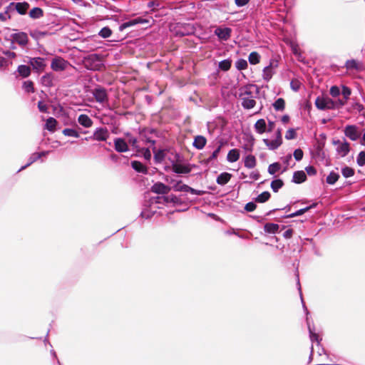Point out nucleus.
<instances>
[{
    "label": "nucleus",
    "instance_id": "obj_1",
    "mask_svg": "<svg viewBox=\"0 0 365 365\" xmlns=\"http://www.w3.org/2000/svg\"><path fill=\"white\" fill-rule=\"evenodd\" d=\"M156 135V130L153 128H145L139 131V141L143 143H150L154 145L155 140H153V137Z\"/></svg>",
    "mask_w": 365,
    "mask_h": 365
},
{
    "label": "nucleus",
    "instance_id": "obj_2",
    "mask_svg": "<svg viewBox=\"0 0 365 365\" xmlns=\"http://www.w3.org/2000/svg\"><path fill=\"white\" fill-rule=\"evenodd\" d=\"M173 189L176 192H190L192 195H202L205 193L203 190H195L187 185L182 184V181L176 182L173 186Z\"/></svg>",
    "mask_w": 365,
    "mask_h": 365
},
{
    "label": "nucleus",
    "instance_id": "obj_3",
    "mask_svg": "<svg viewBox=\"0 0 365 365\" xmlns=\"http://www.w3.org/2000/svg\"><path fill=\"white\" fill-rule=\"evenodd\" d=\"M307 323L308 326L309 333V338L312 343L316 342V346L318 348V354L321 356L322 353H324V349L323 347L321 346L320 341L322 340L321 338H319V336L315 333L314 327H312L309 322V319L307 317Z\"/></svg>",
    "mask_w": 365,
    "mask_h": 365
},
{
    "label": "nucleus",
    "instance_id": "obj_4",
    "mask_svg": "<svg viewBox=\"0 0 365 365\" xmlns=\"http://www.w3.org/2000/svg\"><path fill=\"white\" fill-rule=\"evenodd\" d=\"M315 106L319 110H334V100L330 98L317 97L315 100Z\"/></svg>",
    "mask_w": 365,
    "mask_h": 365
},
{
    "label": "nucleus",
    "instance_id": "obj_5",
    "mask_svg": "<svg viewBox=\"0 0 365 365\" xmlns=\"http://www.w3.org/2000/svg\"><path fill=\"white\" fill-rule=\"evenodd\" d=\"M92 94L96 101L99 103H105L108 101V96L106 88L98 86L92 91Z\"/></svg>",
    "mask_w": 365,
    "mask_h": 365
},
{
    "label": "nucleus",
    "instance_id": "obj_6",
    "mask_svg": "<svg viewBox=\"0 0 365 365\" xmlns=\"http://www.w3.org/2000/svg\"><path fill=\"white\" fill-rule=\"evenodd\" d=\"M345 136L351 140L356 141L361 136L359 128L356 125H347L344 129Z\"/></svg>",
    "mask_w": 365,
    "mask_h": 365
},
{
    "label": "nucleus",
    "instance_id": "obj_7",
    "mask_svg": "<svg viewBox=\"0 0 365 365\" xmlns=\"http://www.w3.org/2000/svg\"><path fill=\"white\" fill-rule=\"evenodd\" d=\"M69 66V62L61 57L53 58L51 63L52 70L57 72L65 71Z\"/></svg>",
    "mask_w": 365,
    "mask_h": 365
},
{
    "label": "nucleus",
    "instance_id": "obj_8",
    "mask_svg": "<svg viewBox=\"0 0 365 365\" xmlns=\"http://www.w3.org/2000/svg\"><path fill=\"white\" fill-rule=\"evenodd\" d=\"M109 137V132L107 128H97L93 136H91L89 138L98 141H106Z\"/></svg>",
    "mask_w": 365,
    "mask_h": 365
},
{
    "label": "nucleus",
    "instance_id": "obj_9",
    "mask_svg": "<svg viewBox=\"0 0 365 365\" xmlns=\"http://www.w3.org/2000/svg\"><path fill=\"white\" fill-rule=\"evenodd\" d=\"M232 31V29L230 27L218 26L215 29L214 34L220 41H226L231 37Z\"/></svg>",
    "mask_w": 365,
    "mask_h": 365
},
{
    "label": "nucleus",
    "instance_id": "obj_10",
    "mask_svg": "<svg viewBox=\"0 0 365 365\" xmlns=\"http://www.w3.org/2000/svg\"><path fill=\"white\" fill-rule=\"evenodd\" d=\"M333 144L337 145L336 152L341 157H345L350 151V145L346 140L343 143L339 140H334Z\"/></svg>",
    "mask_w": 365,
    "mask_h": 365
},
{
    "label": "nucleus",
    "instance_id": "obj_11",
    "mask_svg": "<svg viewBox=\"0 0 365 365\" xmlns=\"http://www.w3.org/2000/svg\"><path fill=\"white\" fill-rule=\"evenodd\" d=\"M11 38L13 42H16L21 46H26L29 41L28 35L23 31L12 34Z\"/></svg>",
    "mask_w": 365,
    "mask_h": 365
},
{
    "label": "nucleus",
    "instance_id": "obj_12",
    "mask_svg": "<svg viewBox=\"0 0 365 365\" xmlns=\"http://www.w3.org/2000/svg\"><path fill=\"white\" fill-rule=\"evenodd\" d=\"M244 144L242 148L246 152H252L254 145H255V138L251 134H245L243 137Z\"/></svg>",
    "mask_w": 365,
    "mask_h": 365
},
{
    "label": "nucleus",
    "instance_id": "obj_13",
    "mask_svg": "<svg viewBox=\"0 0 365 365\" xmlns=\"http://www.w3.org/2000/svg\"><path fill=\"white\" fill-rule=\"evenodd\" d=\"M145 23H148V21L145 19L140 18V17L135 18L134 19L128 21L124 22L122 24H120L119 26V31H123V30H125V29H127L128 27L133 26L138 24H145Z\"/></svg>",
    "mask_w": 365,
    "mask_h": 365
},
{
    "label": "nucleus",
    "instance_id": "obj_14",
    "mask_svg": "<svg viewBox=\"0 0 365 365\" xmlns=\"http://www.w3.org/2000/svg\"><path fill=\"white\" fill-rule=\"evenodd\" d=\"M29 63L36 71L43 70L46 66L45 59L41 57L31 58Z\"/></svg>",
    "mask_w": 365,
    "mask_h": 365
},
{
    "label": "nucleus",
    "instance_id": "obj_15",
    "mask_svg": "<svg viewBox=\"0 0 365 365\" xmlns=\"http://www.w3.org/2000/svg\"><path fill=\"white\" fill-rule=\"evenodd\" d=\"M114 147L115 150L118 153H125L129 150L126 141L121 138L114 139Z\"/></svg>",
    "mask_w": 365,
    "mask_h": 365
},
{
    "label": "nucleus",
    "instance_id": "obj_16",
    "mask_svg": "<svg viewBox=\"0 0 365 365\" xmlns=\"http://www.w3.org/2000/svg\"><path fill=\"white\" fill-rule=\"evenodd\" d=\"M252 88H255L256 89V94L259 93V89L256 85H247L245 86L240 89V98L242 97H250V98H254L253 93L251 91Z\"/></svg>",
    "mask_w": 365,
    "mask_h": 365
},
{
    "label": "nucleus",
    "instance_id": "obj_17",
    "mask_svg": "<svg viewBox=\"0 0 365 365\" xmlns=\"http://www.w3.org/2000/svg\"><path fill=\"white\" fill-rule=\"evenodd\" d=\"M170 187L163 182H156L151 187V191L157 194H168Z\"/></svg>",
    "mask_w": 365,
    "mask_h": 365
},
{
    "label": "nucleus",
    "instance_id": "obj_18",
    "mask_svg": "<svg viewBox=\"0 0 365 365\" xmlns=\"http://www.w3.org/2000/svg\"><path fill=\"white\" fill-rule=\"evenodd\" d=\"M172 170L177 174H187L191 172L189 165L174 163L172 165Z\"/></svg>",
    "mask_w": 365,
    "mask_h": 365
},
{
    "label": "nucleus",
    "instance_id": "obj_19",
    "mask_svg": "<svg viewBox=\"0 0 365 365\" xmlns=\"http://www.w3.org/2000/svg\"><path fill=\"white\" fill-rule=\"evenodd\" d=\"M47 154V152H41V153H34L31 154V155L29 158V163L26 164L25 165L22 166L18 172H20L27 167H29L30 165H31L33 163L36 162L37 160L40 159L42 156H45Z\"/></svg>",
    "mask_w": 365,
    "mask_h": 365
},
{
    "label": "nucleus",
    "instance_id": "obj_20",
    "mask_svg": "<svg viewBox=\"0 0 365 365\" xmlns=\"http://www.w3.org/2000/svg\"><path fill=\"white\" fill-rule=\"evenodd\" d=\"M29 4L26 1L15 2L14 9L20 15H25L29 9Z\"/></svg>",
    "mask_w": 365,
    "mask_h": 365
},
{
    "label": "nucleus",
    "instance_id": "obj_21",
    "mask_svg": "<svg viewBox=\"0 0 365 365\" xmlns=\"http://www.w3.org/2000/svg\"><path fill=\"white\" fill-rule=\"evenodd\" d=\"M240 99L242 101L241 105L244 109L250 110L256 106V101L254 98L242 97Z\"/></svg>",
    "mask_w": 365,
    "mask_h": 365
},
{
    "label": "nucleus",
    "instance_id": "obj_22",
    "mask_svg": "<svg viewBox=\"0 0 365 365\" xmlns=\"http://www.w3.org/2000/svg\"><path fill=\"white\" fill-rule=\"evenodd\" d=\"M307 175L303 170L295 171L293 174L292 182L296 184H300L307 180Z\"/></svg>",
    "mask_w": 365,
    "mask_h": 365
},
{
    "label": "nucleus",
    "instance_id": "obj_23",
    "mask_svg": "<svg viewBox=\"0 0 365 365\" xmlns=\"http://www.w3.org/2000/svg\"><path fill=\"white\" fill-rule=\"evenodd\" d=\"M131 167L137 173H142V174L148 173V168L140 161H138V160L131 161Z\"/></svg>",
    "mask_w": 365,
    "mask_h": 365
},
{
    "label": "nucleus",
    "instance_id": "obj_24",
    "mask_svg": "<svg viewBox=\"0 0 365 365\" xmlns=\"http://www.w3.org/2000/svg\"><path fill=\"white\" fill-rule=\"evenodd\" d=\"M207 139L202 135H197L194 138L192 145L197 150H202L206 145Z\"/></svg>",
    "mask_w": 365,
    "mask_h": 365
},
{
    "label": "nucleus",
    "instance_id": "obj_25",
    "mask_svg": "<svg viewBox=\"0 0 365 365\" xmlns=\"http://www.w3.org/2000/svg\"><path fill=\"white\" fill-rule=\"evenodd\" d=\"M78 122L80 125L86 128L91 127L93 125V120L86 114L80 115L78 118Z\"/></svg>",
    "mask_w": 365,
    "mask_h": 365
},
{
    "label": "nucleus",
    "instance_id": "obj_26",
    "mask_svg": "<svg viewBox=\"0 0 365 365\" xmlns=\"http://www.w3.org/2000/svg\"><path fill=\"white\" fill-rule=\"evenodd\" d=\"M254 128L256 133L262 134L267 131V123L263 118L259 119L254 125Z\"/></svg>",
    "mask_w": 365,
    "mask_h": 365
},
{
    "label": "nucleus",
    "instance_id": "obj_27",
    "mask_svg": "<svg viewBox=\"0 0 365 365\" xmlns=\"http://www.w3.org/2000/svg\"><path fill=\"white\" fill-rule=\"evenodd\" d=\"M244 165L247 168H254L257 165L256 158L253 155H246L244 158Z\"/></svg>",
    "mask_w": 365,
    "mask_h": 365
},
{
    "label": "nucleus",
    "instance_id": "obj_28",
    "mask_svg": "<svg viewBox=\"0 0 365 365\" xmlns=\"http://www.w3.org/2000/svg\"><path fill=\"white\" fill-rule=\"evenodd\" d=\"M154 153V160L156 163H162L165 158V150H156L155 147L153 148Z\"/></svg>",
    "mask_w": 365,
    "mask_h": 365
},
{
    "label": "nucleus",
    "instance_id": "obj_29",
    "mask_svg": "<svg viewBox=\"0 0 365 365\" xmlns=\"http://www.w3.org/2000/svg\"><path fill=\"white\" fill-rule=\"evenodd\" d=\"M240 156V150L237 148H234L229 151L227 160L230 163H235L239 160Z\"/></svg>",
    "mask_w": 365,
    "mask_h": 365
},
{
    "label": "nucleus",
    "instance_id": "obj_30",
    "mask_svg": "<svg viewBox=\"0 0 365 365\" xmlns=\"http://www.w3.org/2000/svg\"><path fill=\"white\" fill-rule=\"evenodd\" d=\"M274 74V71L272 69V64L270 63V64L266 67L264 68L263 72H262V77L263 79L268 82L272 78V76Z\"/></svg>",
    "mask_w": 365,
    "mask_h": 365
},
{
    "label": "nucleus",
    "instance_id": "obj_31",
    "mask_svg": "<svg viewBox=\"0 0 365 365\" xmlns=\"http://www.w3.org/2000/svg\"><path fill=\"white\" fill-rule=\"evenodd\" d=\"M263 142L268 147V148L272 150L277 149L282 143L280 141L277 140V139L270 140L269 139L265 138L263 139Z\"/></svg>",
    "mask_w": 365,
    "mask_h": 365
},
{
    "label": "nucleus",
    "instance_id": "obj_32",
    "mask_svg": "<svg viewBox=\"0 0 365 365\" xmlns=\"http://www.w3.org/2000/svg\"><path fill=\"white\" fill-rule=\"evenodd\" d=\"M231 176L228 173H222L217 176L216 182L218 185H224L230 181Z\"/></svg>",
    "mask_w": 365,
    "mask_h": 365
},
{
    "label": "nucleus",
    "instance_id": "obj_33",
    "mask_svg": "<svg viewBox=\"0 0 365 365\" xmlns=\"http://www.w3.org/2000/svg\"><path fill=\"white\" fill-rule=\"evenodd\" d=\"M347 70L359 71L361 68V64L354 59L347 60L345 63Z\"/></svg>",
    "mask_w": 365,
    "mask_h": 365
},
{
    "label": "nucleus",
    "instance_id": "obj_34",
    "mask_svg": "<svg viewBox=\"0 0 365 365\" xmlns=\"http://www.w3.org/2000/svg\"><path fill=\"white\" fill-rule=\"evenodd\" d=\"M29 15L33 19H38L43 16V11L39 7H34L29 11Z\"/></svg>",
    "mask_w": 365,
    "mask_h": 365
},
{
    "label": "nucleus",
    "instance_id": "obj_35",
    "mask_svg": "<svg viewBox=\"0 0 365 365\" xmlns=\"http://www.w3.org/2000/svg\"><path fill=\"white\" fill-rule=\"evenodd\" d=\"M279 227V225L269 222L264 225V230L267 233L274 234L278 231Z\"/></svg>",
    "mask_w": 365,
    "mask_h": 365
},
{
    "label": "nucleus",
    "instance_id": "obj_36",
    "mask_svg": "<svg viewBox=\"0 0 365 365\" xmlns=\"http://www.w3.org/2000/svg\"><path fill=\"white\" fill-rule=\"evenodd\" d=\"M17 71L19 75L24 78L28 77L31 73V69L29 66L26 65H20L18 66Z\"/></svg>",
    "mask_w": 365,
    "mask_h": 365
},
{
    "label": "nucleus",
    "instance_id": "obj_37",
    "mask_svg": "<svg viewBox=\"0 0 365 365\" xmlns=\"http://www.w3.org/2000/svg\"><path fill=\"white\" fill-rule=\"evenodd\" d=\"M260 58V55L256 51L251 52L248 56V61L252 65H256L259 63Z\"/></svg>",
    "mask_w": 365,
    "mask_h": 365
},
{
    "label": "nucleus",
    "instance_id": "obj_38",
    "mask_svg": "<svg viewBox=\"0 0 365 365\" xmlns=\"http://www.w3.org/2000/svg\"><path fill=\"white\" fill-rule=\"evenodd\" d=\"M232 66V61L230 58L222 60L219 62L218 68L221 71H227Z\"/></svg>",
    "mask_w": 365,
    "mask_h": 365
},
{
    "label": "nucleus",
    "instance_id": "obj_39",
    "mask_svg": "<svg viewBox=\"0 0 365 365\" xmlns=\"http://www.w3.org/2000/svg\"><path fill=\"white\" fill-rule=\"evenodd\" d=\"M56 124V120L53 117H50L46 120L45 128L51 132H53Z\"/></svg>",
    "mask_w": 365,
    "mask_h": 365
},
{
    "label": "nucleus",
    "instance_id": "obj_40",
    "mask_svg": "<svg viewBox=\"0 0 365 365\" xmlns=\"http://www.w3.org/2000/svg\"><path fill=\"white\" fill-rule=\"evenodd\" d=\"M339 175L337 173L331 171L327 177L326 182L329 185H334L339 178Z\"/></svg>",
    "mask_w": 365,
    "mask_h": 365
},
{
    "label": "nucleus",
    "instance_id": "obj_41",
    "mask_svg": "<svg viewBox=\"0 0 365 365\" xmlns=\"http://www.w3.org/2000/svg\"><path fill=\"white\" fill-rule=\"evenodd\" d=\"M270 196L271 195L268 191H264L255 197V201L259 203H264L270 198Z\"/></svg>",
    "mask_w": 365,
    "mask_h": 365
},
{
    "label": "nucleus",
    "instance_id": "obj_42",
    "mask_svg": "<svg viewBox=\"0 0 365 365\" xmlns=\"http://www.w3.org/2000/svg\"><path fill=\"white\" fill-rule=\"evenodd\" d=\"M274 108L277 111H282L285 108V101L282 98H277L273 103Z\"/></svg>",
    "mask_w": 365,
    "mask_h": 365
},
{
    "label": "nucleus",
    "instance_id": "obj_43",
    "mask_svg": "<svg viewBox=\"0 0 365 365\" xmlns=\"http://www.w3.org/2000/svg\"><path fill=\"white\" fill-rule=\"evenodd\" d=\"M284 185V182L281 179L274 180L271 182V188L274 192H277L278 190L282 188Z\"/></svg>",
    "mask_w": 365,
    "mask_h": 365
},
{
    "label": "nucleus",
    "instance_id": "obj_44",
    "mask_svg": "<svg viewBox=\"0 0 365 365\" xmlns=\"http://www.w3.org/2000/svg\"><path fill=\"white\" fill-rule=\"evenodd\" d=\"M41 83L46 87H51L53 86V76L50 73L44 75L41 78Z\"/></svg>",
    "mask_w": 365,
    "mask_h": 365
},
{
    "label": "nucleus",
    "instance_id": "obj_45",
    "mask_svg": "<svg viewBox=\"0 0 365 365\" xmlns=\"http://www.w3.org/2000/svg\"><path fill=\"white\" fill-rule=\"evenodd\" d=\"M112 30L108 26L102 28L98 32V36L103 38H107L112 35Z\"/></svg>",
    "mask_w": 365,
    "mask_h": 365
},
{
    "label": "nucleus",
    "instance_id": "obj_46",
    "mask_svg": "<svg viewBox=\"0 0 365 365\" xmlns=\"http://www.w3.org/2000/svg\"><path fill=\"white\" fill-rule=\"evenodd\" d=\"M248 64L246 60L243 58H239L235 62V67L238 71H242L247 68Z\"/></svg>",
    "mask_w": 365,
    "mask_h": 365
},
{
    "label": "nucleus",
    "instance_id": "obj_47",
    "mask_svg": "<svg viewBox=\"0 0 365 365\" xmlns=\"http://www.w3.org/2000/svg\"><path fill=\"white\" fill-rule=\"evenodd\" d=\"M126 135L129 137L128 138V143L133 147V148L136 149L137 150H140V145H138L139 140L133 137L130 133H126Z\"/></svg>",
    "mask_w": 365,
    "mask_h": 365
},
{
    "label": "nucleus",
    "instance_id": "obj_48",
    "mask_svg": "<svg viewBox=\"0 0 365 365\" xmlns=\"http://www.w3.org/2000/svg\"><path fill=\"white\" fill-rule=\"evenodd\" d=\"M281 169V165L279 163H274L269 165L267 171L270 175H274Z\"/></svg>",
    "mask_w": 365,
    "mask_h": 365
},
{
    "label": "nucleus",
    "instance_id": "obj_49",
    "mask_svg": "<svg viewBox=\"0 0 365 365\" xmlns=\"http://www.w3.org/2000/svg\"><path fill=\"white\" fill-rule=\"evenodd\" d=\"M63 134L66 136L78 138L79 133L77 130L73 128H65L62 131Z\"/></svg>",
    "mask_w": 365,
    "mask_h": 365
},
{
    "label": "nucleus",
    "instance_id": "obj_50",
    "mask_svg": "<svg viewBox=\"0 0 365 365\" xmlns=\"http://www.w3.org/2000/svg\"><path fill=\"white\" fill-rule=\"evenodd\" d=\"M341 174L345 178H348L354 175V170L348 166H345L341 169Z\"/></svg>",
    "mask_w": 365,
    "mask_h": 365
},
{
    "label": "nucleus",
    "instance_id": "obj_51",
    "mask_svg": "<svg viewBox=\"0 0 365 365\" xmlns=\"http://www.w3.org/2000/svg\"><path fill=\"white\" fill-rule=\"evenodd\" d=\"M23 88L29 93L34 92V83L31 81H24L23 83Z\"/></svg>",
    "mask_w": 365,
    "mask_h": 365
},
{
    "label": "nucleus",
    "instance_id": "obj_52",
    "mask_svg": "<svg viewBox=\"0 0 365 365\" xmlns=\"http://www.w3.org/2000/svg\"><path fill=\"white\" fill-rule=\"evenodd\" d=\"M356 163L360 167H363L365 165V151H361L359 153L356 158Z\"/></svg>",
    "mask_w": 365,
    "mask_h": 365
},
{
    "label": "nucleus",
    "instance_id": "obj_53",
    "mask_svg": "<svg viewBox=\"0 0 365 365\" xmlns=\"http://www.w3.org/2000/svg\"><path fill=\"white\" fill-rule=\"evenodd\" d=\"M222 148V144L219 145L217 148L212 152L211 155L207 158V162L210 163L213 160L216 159L218 156L219 153Z\"/></svg>",
    "mask_w": 365,
    "mask_h": 365
},
{
    "label": "nucleus",
    "instance_id": "obj_54",
    "mask_svg": "<svg viewBox=\"0 0 365 365\" xmlns=\"http://www.w3.org/2000/svg\"><path fill=\"white\" fill-rule=\"evenodd\" d=\"M316 205H317L316 203H313L309 206H307L306 207L302 208V209L296 211L295 214L297 216L302 215L304 214L306 212H307L308 210H309L310 209L315 207Z\"/></svg>",
    "mask_w": 365,
    "mask_h": 365
},
{
    "label": "nucleus",
    "instance_id": "obj_55",
    "mask_svg": "<svg viewBox=\"0 0 365 365\" xmlns=\"http://www.w3.org/2000/svg\"><path fill=\"white\" fill-rule=\"evenodd\" d=\"M297 287H298V290L299 292V294H300V297H301V300H302V305H303V307H304V309L307 314V315L309 314V312H308V309L306 307L305 304H304V302L303 301V298H302V291H301V285H300V282H299V274H297Z\"/></svg>",
    "mask_w": 365,
    "mask_h": 365
},
{
    "label": "nucleus",
    "instance_id": "obj_56",
    "mask_svg": "<svg viewBox=\"0 0 365 365\" xmlns=\"http://www.w3.org/2000/svg\"><path fill=\"white\" fill-rule=\"evenodd\" d=\"M329 93L332 97L336 98L340 95L341 91L338 86H333L331 87V88L329 90Z\"/></svg>",
    "mask_w": 365,
    "mask_h": 365
},
{
    "label": "nucleus",
    "instance_id": "obj_57",
    "mask_svg": "<svg viewBox=\"0 0 365 365\" xmlns=\"http://www.w3.org/2000/svg\"><path fill=\"white\" fill-rule=\"evenodd\" d=\"M297 136L296 131L294 128H289L285 134V138L287 140L294 139Z\"/></svg>",
    "mask_w": 365,
    "mask_h": 365
},
{
    "label": "nucleus",
    "instance_id": "obj_58",
    "mask_svg": "<svg viewBox=\"0 0 365 365\" xmlns=\"http://www.w3.org/2000/svg\"><path fill=\"white\" fill-rule=\"evenodd\" d=\"M293 155L297 161H300L303 158L304 153L302 149L298 148L294 151Z\"/></svg>",
    "mask_w": 365,
    "mask_h": 365
},
{
    "label": "nucleus",
    "instance_id": "obj_59",
    "mask_svg": "<svg viewBox=\"0 0 365 365\" xmlns=\"http://www.w3.org/2000/svg\"><path fill=\"white\" fill-rule=\"evenodd\" d=\"M351 93V89L347 86H344L342 87L341 94L345 100H348Z\"/></svg>",
    "mask_w": 365,
    "mask_h": 365
},
{
    "label": "nucleus",
    "instance_id": "obj_60",
    "mask_svg": "<svg viewBox=\"0 0 365 365\" xmlns=\"http://www.w3.org/2000/svg\"><path fill=\"white\" fill-rule=\"evenodd\" d=\"M346 103V100H345L344 98L334 100V109H338L339 108H341L342 106H344L345 105Z\"/></svg>",
    "mask_w": 365,
    "mask_h": 365
},
{
    "label": "nucleus",
    "instance_id": "obj_61",
    "mask_svg": "<svg viewBox=\"0 0 365 365\" xmlns=\"http://www.w3.org/2000/svg\"><path fill=\"white\" fill-rule=\"evenodd\" d=\"M141 153L143 154V158L146 160H150V158H151V152H150L149 148H143L141 149Z\"/></svg>",
    "mask_w": 365,
    "mask_h": 365
},
{
    "label": "nucleus",
    "instance_id": "obj_62",
    "mask_svg": "<svg viewBox=\"0 0 365 365\" xmlns=\"http://www.w3.org/2000/svg\"><path fill=\"white\" fill-rule=\"evenodd\" d=\"M256 207L257 205L254 202H249L245 205V210L247 212H252Z\"/></svg>",
    "mask_w": 365,
    "mask_h": 365
},
{
    "label": "nucleus",
    "instance_id": "obj_63",
    "mask_svg": "<svg viewBox=\"0 0 365 365\" xmlns=\"http://www.w3.org/2000/svg\"><path fill=\"white\" fill-rule=\"evenodd\" d=\"M305 171L310 176H313V175H315L317 174L316 168L314 166H312V165H309V166L306 167L305 168Z\"/></svg>",
    "mask_w": 365,
    "mask_h": 365
},
{
    "label": "nucleus",
    "instance_id": "obj_64",
    "mask_svg": "<svg viewBox=\"0 0 365 365\" xmlns=\"http://www.w3.org/2000/svg\"><path fill=\"white\" fill-rule=\"evenodd\" d=\"M38 108L41 113H48V106L42 101L38 103Z\"/></svg>",
    "mask_w": 365,
    "mask_h": 365
}]
</instances>
